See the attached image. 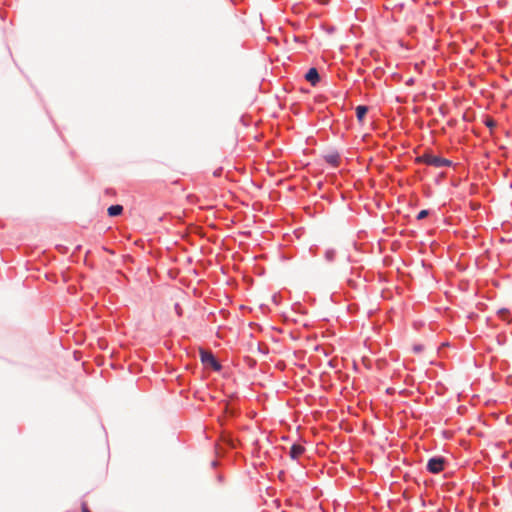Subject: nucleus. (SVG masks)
<instances>
[{
	"mask_svg": "<svg viewBox=\"0 0 512 512\" xmlns=\"http://www.w3.org/2000/svg\"><path fill=\"white\" fill-rule=\"evenodd\" d=\"M200 357L205 367L211 368L214 371H219L221 369V365L211 352L200 350Z\"/></svg>",
	"mask_w": 512,
	"mask_h": 512,
	"instance_id": "obj_1",
	"label": "nucleus"
},
{
	"mask_svg": "<svg viewBox=\"0 0 512 512\" xmlns=\"http://www.w3.org/2000/svg\"><path fill=\"white\" fill-rule=\"evenodd\" d=\"M429 215V211L428 210H421L418 215H417V219L418 220H422L424 219L425 217H427Z\"/></svg>",
	"mask_w": 512,
	"mask_h": 512,
	"instance_id": "obj_10",
	"label": "nucleus"
},
{
	"mask_svg": "<svg viewBox=\"0 0 512 512\" xmlns=\"http://www.w3.org/2000/svg\"><path fill=\"white\" fill-rule=\"evenodd\" d=\"M488 126H492V121L487 122Z\"/></svg>",
	"mask_w": 512,
	"mask_h": 512,
	"instance_id": "obj_13",
	"label": "nucleus"
},
{
	"mask_svg": "<svg viewBox=\"0 0 512 512\" xmlns=\"http://www.w3.org/2000/svg\"><path fill=\"white\" fill-rule=\"evenodd\" d=\"M327 161L332 165L336 166L338 164V155H329L327 157Z\"/></svg>",
	"mask_w": 512,
	"mask_h": 512,
	"instance_id": "obj_9",
	"label": "nucleus"
},
{
	"mask_svg": "<svg viewBox=\"0 0 512 512\" xmlns=\"http://www.w3.org/2000/svg\"><path fill=\"white\" fill-rule=\"evenodd\" d=\"M498 313L504 320L509 321L510 311L508 309H500Z\"/></svg>",
	"mask_w": 512,
	"mask_h": 512,
	"instance_id": "obj_8",
	"label": "nucleus"
},
{
	"mask_svg": "<svg viewBox=\"0 0 512 512\" xmlns=\"http://www.w3.org/2000/svg\"><path fill=\"white\" fill-rule=\"evenodd\" d=\"M444 468V459L442 457L431 458L427 463V469L431 473H439Z\"/></svg>",
	"mask_w": 512,
	"mask_h": 512,
	"instance_id": "obj_3",
	"label": "nucleus"
},
{
	"mask_svg": "<svg viewBox=\"0 0 512 512\" xmlns=\"http://www.w3.org/2000/svg\"><path fill=\"white\" fill-rule=\"evenodd\" d=\"M414 350H415L416 352H419V351H421V347H420V346H415V347H414Z\"/></svg>",
	"mask_w": 512,
	"mask_h": 512,
	"instance_id": "obj_12",
	"label": "nucleus"
},
{
	"mask_svg": "<svg viewBox=\"0 0 512 512\" xmlns=\"http://www.w3.org/2000/svg\"><path fill=\"white\" fill-rule=\"evenodd\" d=\"M304 447L299 444H293L290 448L289 455L292 459H298L304 453Z\"/></svg>",
	"mask_w": 512,
	"mask_h": 512,
	"instance_id": "obj_5",
	"label": "nucleus"
},
{
	"mask_svg": "<svg viewBox=\"0 0 512 512\" xmlns=\"http://www.w3.org/2000/svg\"><path fill=\"white\" fill-rule=\"evenodd\" d=\"M123 207L121 205H112L108 208V215L111 217L118 216L122 213Z\"/></svg>",
	"mask_w": 512,
	"mask_h": 512,
	"instance_id": "obj_6",
	"label": "nucleus"
},
{
	"mask_svg": "<svg viewBox=\"0 0 512 512\" xmlns=\"http://www.w3.org/2000/svg\"><path fill=\"white\" fill-rule=\"evenodd\" d=\"M82 512H91V511L88 509L86 504H83L82 505Z\"/></svg>",
	"mask_w": 512,
	"mask_h": 512,
	"instance_id": "obj_11",
	"label": "nucleus"
},
{
	"mask_svg": "<svg viewBox=\"0 0 512 512\" xmlns=\"http://www.w3.org/2000/svg\"><path fill=\"white\" fill-rule=\"evenodd\" d=\"M368 112V108L366 106L360 105L356 107V116L357 119L362 122L364 117L366 116Z\"/></svg>",
	"mask_w": 512,
	"mask_h": 512,
	"instance_id": "obj_7",
	"label": "nucleus"
},
{
	"mask_svg": "<svg viewBox=\"0 0 512 512\" xmlns=\"http://www.w3.org/2000/svg\"><path fill=\"white\" fill-rule=\"evenodd\" d=\"M421 160L425 164H428V165H431L434 167L448 166L451 163L449 160L439 157L437 155H433V154H425L421 157Z\"/></svg>",
	"mask_w": 512,
	"mask_h": 512,
	"instance_id": "obj_2",
	"label": "nucleus"
},
{
	"mask_svg": "<svg viewBox=\"0 0 512 512\" xmlns=\"http://www.w3.org/2000/svg\"><path fill=\"white\" fill-rule=\"evenodd\" d=\"M305 79L315 86L320 81V76L316 68H310L305 75Z\"/></svg>",
	"mask_w": 512,
	"mask_h": 512,
	"instance_id": "obj_4",
	"label": "nucleus"
}]
</instances>
